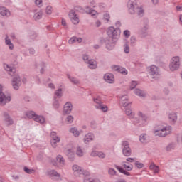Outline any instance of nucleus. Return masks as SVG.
Returning a JSON list of instances; mask_svg holds the SVG:
<instances>
[{
  "label": "nucleus",
  "mask_w": 182,
  "mask_h": 182,
  "mask_svg": "<svg viewBox=\"0 0 182 182\" xmlns=\"http://www.w3.org/2000/svg\"><path fill=\"white\" fill-rule=\"evenodd\" d=\"M82 182H101L100 179L97 178L90 177V175H87L86 176H83Z\"/></svg>",
  "instance_id": "a878e982"
},
{
  "label": "nucleus",
  "mask_w": 182,
  "mask_h": 182,
  "mask_svg": "<svg viewBox=\"0 0 182 182\" xmlns=\"http://www.w3.org/2000/svg\"><path fill=\"white\" fill-rule=\"evenodd\" d=\"M136 13L137 14V15H139V16H143V15H144V10L142 7L138 6L136 9Z\"/></svg>",
  "instance_id": "3c124183"
},
{
  "label": "nucleus",
  "mask_w": 182,
  "mask_h": 182,
  "mask_svg": "<svg viewBox=\"0 0 182 182\" xmlns=\"http://www.w3.org/2000/svg\"><path fill=\"white\" fill-rule=\"evenodd\" d=\"M137 117L135 119L132 120V124L137 126L138 127H146L149 124V117L143 112L138 111Z\"/></svg>",
  "instance_id": "f03ea898"
},
{
  "label": "nucleus",
  "mask_w": 182,
  "mask_h": 182,
  "mask_svg": "<svg viewBox=\"0 0 182 182\" xmlns=\"http://www.w3.org/2000/svg\"><path fill=\"white\" fill-rule=\"evenodd\" d=\"M85 14L91 16H99V12L89 6H85Z\"/></svg>",
  "instance_id": "aec40b11"
},
{
  "label": "nucleus",
  "mask_w": 182,
  "mask_h": 182,
  "mask_svg": "<svg viewBox=\"0 0 182 182\" xmlns=\"http://www.w3.org/2000/svg\"><path fill=\"white\" fill-rule=\"evenodd\" d=\"M0 14L1 16H6V18H9V16H11V11H9L6 7L1 6Z\"/></svg>",
  "instance_id": "cd10ccee"
},
{
  "label": "nucleus",
  "mask_w": 182,
  "mask_h": 182,
  "mask_svg": "<svg viewBox=\"0 0 182 182\" xmlns=\"http://www.w3.org/2000/svg\"><path fill=\"white\" fill-rule=\"evenodd\" d=\"M5 43L6 45H7V46H9V48L10 49V50H13L14 44L12 43V41H11V39L9 38V37H8V35H6Z\"/></svg>",
  "instance_id": "ea45409f"
},
{
  "label": "nucleus",
  "mask_w": 182,
  "mask_h": 182,
  "mask_svg": "<svg viewBox=\"0 0 182 182\" xmlns=\"http://www.w3.org/2000/svg\"><path fill=\"white\" fill-rule=\"evenodd\" d=\"M50 143L52 147H53V149H56L58 147V143H60V137L55 136L54 138H51Z\"/></svg>",
  "instance_id": "473e14b6"
},
{
  "label": "nucleus",
  "mask_w": 182,
  "mask_h": 182,
  "mask_svg": "<svg viewBox=\"0 0 182 182\" xmlns=\"http://www.w3.org/2000/svg\"><path fill=\"white\" fill-rule=\"evenodd\" d=\"M74 9L75 11H77V12H80V14H86V9H84L80 6H75Z\"/></svg>",
  "instance_id": "09e8293b"
},
{
  "label": "nucleus",
  "mask_w": 182,
  "mask_h": 182,
  "mask_svg": "<svg viewBox=\"0 0 182 182\" xmlns=\"http://www.w3.org/2000/svg\"><path fill=\"white\" fill-rule=\"evenodd\" d=\"M67 77L73 85H78L79 80H77V78L70 75V74H67Z\"/></svg>",
  "instance_id": "a19ab883"
},
{
  "label": "nucleus",
  "mask_w": 182,
  "mask_h": 182,
  "mask_svg": "<svg viewBox=\"0 0 182 182\" xmlns=\"http://www.w3.org/2000/svg\"><path fill=\"white\" fill-rule=\"evenodd\" d=\"M121 67L122 66H120V65H113L111 66V69H112V70H114V72H119Z\"/></svg>",
  "instance_id": "e2e57ef3"
},
{
  "label": "nucleus",
  "mask_w": 182,
  "mask_h": 182,
  "mask_svg": "<svg viewBox=\"0 0 182 182\" xmlns=\"http://www.w3.org/2000/svg\"><path fill=\"white\" fill-rule=\"evenodd\" d=\"M120 105L125 108L129 107V105H132V102H129V97L127 95H124L121 97Z\"/></svg>",
  "instance_id": "412c9836"
},
{
  "label": "nucleus",
  "mask_w": 182,
  "mask_h": 182,
  "mask_svg": "<svg viewBox=\"0 0 182 182\" xmlns=\"http://www.w3.org/2000/svg\"><path fill=\"white\" fill-rule=\"evenodd\" d=\"M122 154L125 157H130L132 156V149L130 144L127 141H122L121 143Z\"/></svg>",
  "instance_id": "1a4fd4ad"
},
{
  "label": "nucleus",
  "mask_w": 182,
  "mask_h": 182,
  "mask_svg": "<svg viewBox=\"0 0 182 182\" xmlns=\"http://www.w3.org/2000/svg\"><path fill=\"white\" fill-rule=\"evenodd\" d=\"M24 171L27 173V174H32L35 170L33 169H29L28 167H24Z\"/></svg>",
  "instance_id": "774afa93"
},
{
  "label": "nucleus",
  "mask_w": 182,
  "mask_h": 182,
  "mask_svg": "<svg viewBox=\"0 0 182 182\" xmlns=\"http://www.w3.org/2000/svg\"><path fill=\"white\" fill-rule=\"evenodd\" d=\"M174 149H176V143L174 142L169 143L166 147V151H172Z\"/></svg>",
  "instance_id": "a18cd8bd"
},
{
  "label": "nucleus",
  "mask_w": 182,
  "mask_h": 182,
  "mask_svg": "<svg viewBox=\"0 0 182 182\" xmlns=\"http://www.w3.org/2000/svg\"><path fill=\"white\" fill-rule=\"evenodd\" d=\"M98 8L100 11H105L106 9V4L105 3H99Z\"/></svg>",
  "instance_id": "052dcab7"
},
{
  "label": "nucleus",
  "mask_w": 182,
  "mask_h": 182,
  "mask_svg": "<svg viewBox=\"0 0 182 182\" xmlns=\"http://www.w3.org/2000/svg\"><path fill=\"white\" fill-rule=\"evenodd\" d=\"M97 157H99V159H105V157H106V154H105L102 151H98Z\"/></svg>",
  "instance_id": "338daca9"
},
{
  "label": "nucleus",
  "mask_w": 182,
  "mask_h": 182,
  "mask_svg": "<svg viewBox=\"0 0 182 182\" xmlns=\"http://www.w3.org/2000/svg\"><path fill=\"white\" fill-rule=\"evenodd\" d=\"M136 43H137V39L134 36H132L130 38V45L131 46H136Z\"/></svg>",
  "instance_id": "864d4df0"
},
{
  "label": "nucleus",
  "mask_w": 182,
  "mask_h": 182,
  "mask_svg": "<svg viewBox=\"0 0 182 182\" xmlns=\"http://www.w3.org/2000/svg\"><path fill=\"white\" fill-rule=\"evenodd\" d=\"M116 170L113 168H109L108 169V174H109V176H116Z\"/></svg>",
  "instance_id": "0e129e2a"
},
{
  "label": "nucleus",
  "mask_w": 182,
  "mask_h": 182,
  "mask_svg": "<svg viewBox=\"0 0 182 182\" xmlns=\"http://www.w3.org/2000/svg\"><path fill=\"white\" fill-rule=\"evenodd\" d=\"M34 122L40 123V124H45V123H46V118L42 115L36 114V117L34 118Z\"/></svg>",
  "instance_id": "7c9ffc66"
},
{
  "label": "nucleus",
  "mask_w": 182,
  "mask_h": 182,
  "mask_svg": "<svg viewBox=\"0 0 182 182\" xmlns=\"http://www.w3.org/2000/svg\"><path fill=\"white\" fill-rule=\"evenodd\" d=\"M43 0H35V4L36 6H38V8H42V6H43Z\"/></svg>",
  "instance_id": "13d9d810"
},
{
  "label": "nucleus",
  "mask_w": 182,
  "mask_h": 182,
  "mask_svg": "<svg viewBox=\"0 0 182 182\" xmlns=\"http://www.w3.org/2000/svg\"><path fill=\"white\" fill-rule=\"evenodd\" d=\"M73 110V105L70 102H67L64 104L63 108V114H70Z\"/></svg>",
  "instance_id": "dca6fc26"
},
{
  "label": "nucleus",
  "mask_w": 182,
  "mask_h": 182,
  "mask_svg": "<svg viewBox=\"0 0 182 182\" xmlns=\"http://www.w3.org/2000/svg\"><path fill=\"white\" fill-rule=\"evenodd\" d=\"M63 96V86H60L54 92V97L60 99Z\"/></svg>",
  "instance_id": "bb28decb"
},
{
  "label": "nucleus",
  "mask_w": 182,
  "mask_h": 182,
  "mask_svg": "<svg viewBox=\"0 0 182 182\" xmlns=\"http://www.w3.org/2000/svg\"><path fill=\"white\" fill-rule=\"evenodd\" d=\"M3 117H4V123L6 127H9V126H13L14 124V119L11 117V115H9V113L4 112L3 113Z\"/></svg>",
  "instance_id": "ddd939ff"
},
{
  "label": "nucleus",
  "mask_w": 182,
  "mask_h": 182,
  "mask_svg": "<svg viewBox=\"0 0 182 182\" xmlns=\"http://www.w3.org/2000/svg\"><path fill=\"white\" fill-rule=\"evenodd\" d=\"M72 171L73 174L75 176V177H81L82 176H84V177H86V176H90V173L89 171L83 169L82 166L74 164L72 166Z\"/></svg>",
  "instance_id": "20e7f679"
},
{
  "label": "nucleus",
  "mask_w": 182,
  "mask_h": 182,
  "mask_svg": "<svg viewBox=\"0 0 182 182\" xmlns=\"http://www.w3.org/2000/svg\"><path fill=\"white\" fill-rule=\"evenodd\" d=\"M168 119L172 124H174L177 122V114L172 112L169 114Z\"/></svg>",
  "instance_id": "e433bc0d"
},
{
  "label": "nucleus",
  "mask_w": 182,
  "mask_h": 182,
  "mask_svg": "<svg viewBox=\"0 0 182 182\" xmlns=\"http://www.w3.org/2000/svg\"><path fill=\"white\" fill-rule=\"evenodd\" d=\"M123 35L127 38H130V31L129 30L124 31Z\"/></svg>",
  "instance_id": "69168bd1"
},
{
  "label": "nucleus",
  "mask_w": 182,
  "mask_h": 182,
  "mask_svg": "<svg viewBox=\"0 0 182 182\" xmlns=\"http://www.w3.org/2000/svg\"><path fill=\"white\" fill-rule=\"evenodd\" d=\"M83 39L80 37L73 36L68 40L69 45H73V43H82Z\"/></svg>",
  "instance_id": "393cba45"
},
{
  "label": "nucleus",
  "mask_w": 182,
  "mask_h": 182,
  "mask_svg": "<svg viewBox=\"0 0 182 182\" xmlns=\"http://www.w3.org/2000/svg\"><path fill=\"white\" fill-rule=\"evenodd\" d=\"M56 161L58 163H59L60 167H63V166L65 165V158H63L62 155H58L56 156Z\"/></svg>",
  "instance_id": "79ce46f5"
},
{
  "label": "nucleus",
  "mask_w": 182,
  "mask_h": 182,
  "mask_svg": "<svg viewBox=\"0 0 182 182\" xmlns=\"http://www.w3.org/2000/svg\"><path fill=\"white\" fill-rule=\"evenodd\" d=\"M139 5L137 4V0H129L127 2V8L129 14L132 15L136 14Z\"/></svg>",
  "instance_id": "9b49d317"
},
{
  "label": "nucleus",
  "mask_w": 182,
  "mask_h": 182,
  "mask_svg": "<svg viewBox=\"0 0 182 182\" xmlns=\"http://www.w3.org/2000/svg\"><path fill=\"white\" fill-rule=\"evenodd\" d=\"M154 137H160V125H156L152 131Z\"/></svg>",
  "instance_id": "4c0bfd02"
},
{
  "label": "nucleus",
  "mask_w": 182,
  "mask_h": 182,
  "mask_svg": "<svg viewBox=\"0 0 182 182\" xmlns=\"http://www.w3.org/2000/svg\"><path fill=\"white\" fill-rule=\"evenodd\" d=\"M118 73H121L122 75H127L129 73L127 70H126V68H124L123 67L119 68Z\"/></svg>",
  "instance_id": "6e6d98bb"
},
{
  "label": "nucleus",
  "mask_w": 182,
  "mask_h": 182,
  "mask_svg": "<svg viewBox=\"0 0 182 182\" xmlns=\"http://www.w3.org/2000/svg\"><path fill=\"white\" fill-rule=\"evenodd\" d=\"M102 21L106 23H109L110 22V14L109 11H106L102 16Z\"/></svg>",
  "instance_id": "37998d69"
},
{
  "label": "nucleus",
  "mask_w": 182,
  "mask_h": 182,
  "mask_svg": "<svg viewBox=\"0 0 182 182\" xmlns=\"http://www.w3.org/2000/svg\"><path fill=\"white\" fill-rule=\"evenodd\" d=\"M172 132H169L168 131H161L160 137H166L168 136V134H171Z\"/></svg>",
  "instance_id": "5fc2aeb1"
},
{
  "label": "nucleus",
  "mask_w": 182,
  "mask_h": 182,
  "mask_svg": "<svg viewBox=\"0 0 182 182\" xmlns=\"http://www.w3.org/2000/svg\"><path fill=\"white\" fill-rule=\"evenodd\" d=\"M89 69H97V61L95 59H91L87 63Z\"/></svg>",
  "instance_id": "2f4dec72"
},
{
  "label": "nucleus",
  "mask_w": 182,
  "mask_h": 182,
  "mask_svg": "<svg viewBox=\"0 0 182 182\" xmlns=\"http://www.w3.org/2000/svg\"><path fill=\"white\" fill-rule=\"evenodd\" d=\"M48 176H50V177H57L58 178H60V174H59L55 170L48 171Z\"/></svg>",
  "instance_id": "c03bdc74"
},
{
  "label": "nucleus",
  "mask_w": 182,
  "mask_h": 182,
  "mask_svg": "<svg viewBox=\"0 0 182 182\" xmlns=\"http://www.w3.org/2000/svg\"><path fill=\"white\" fill-rule=\"evenodd\" d=\"M31 12L33 14V19L36 21H41L43 17V11L41 9H36Z\"/></svg>",
  "instance_id": "2eb2a0df"
},
{
  "label": "nucleus",
  "mask_w": 182,
  "mask_h": 182,
  "mask_svg": "<svg viewBox=\"0 0 182 182\" xmlns=\"http://www.w3.org/2000/svg\"><path fill=\"white\" fill-rule=\"evenodd\" d=\"M4 69L10 75L14 76L11 81V85L14 90H18L21 85H22V81H21V77L19 75L16 74V69L9 64L4 63Z\"/></svg>",
  "instance_id": "f257e3e1"
},
{
  "label": "nucleus",
  "mask_w": 182,
  "mask_h": 182,
  "mask_svg": "<svg viewBox=\"0 0 182 182\" xmlns=\"http://www.w3.org/2000/svg\"><path fill=\"white\" fill-rule=\"evenodd\" d=\"M11 102V95L4 93V87L0 85V105H5L6 103Z\"/></svg>",
  "instance_id": "6e6552de"
},
{
  "label": "nucleus",
  "mask_w": 182,
  "mask_h": 182,
  "mask_svg": "<svg viewBox=\"0 0 182 182\" xmlns=\"http://www.w3.org/2000/svg\"><path fill=\"white\" fill-rule=\"evenodd\" d=\"M120 33L122 31L119 28H114V26H110L107 30V35L110 38L112 42H117L120 39Z\"/></svg>",
  "instance_id": "7ed1b4c3"
},
{
  "label": "nucleus",
  "mask_w": 182,
  "mask_h": 182,
  "mask_svg": "<svg viewBox=\"0 0 182 182\" xmlns=\"http://www.w3.org/2000/svg\"><path fill=\"white\" fill-rule=\"evenodd\" d=\"M68 149H67L65 154L70 160H75V148L71 144H68Z\"/></svg>",
  "instance_id": "f3484780"
},
{
  "label": "nucleus",
  "mask_w": 182,
  "mask_h": 182,
  "mask_svg": "<svg viewBox=\"0 0 182 182\" xmlns=\"http://www.w3.org/2000/svg\"><path fill=\"white\" fill-rule=\"evenodd\" d=\"M160 132H173V127L167 124L161 126Z\"/></svg>",
  "instance_id": "f704fd0d"
},
{
  "label": "nucleus",
  "mask_w": 182,
  "mask_h": 182,
  "mask_svg": "<svg viewBox=\"0 0 182 182\" xmlns=\"http://www.w3.org/2000/svg\"><path fill=\"white\" fill-rule=\"evenodd\" d=\"M149 74L151 76V78L154 80L159 79V67L155 65H150L149 68Z\"/></svg>",
  "instance_id": "9d476101"
},
{
  "label": "nucleus",
  "mask_w": 182,
  "mask_h": 182,
  "mask_svg": "<svg viewBox=\"0 0 182 182\" xmlns=\"http://www.w3.org/2000/svg\"><path fill=\"white\" fill-rule=\"evenodd\" d=\"M139 141L143 144H147L150 141V136L147 134H141L139 136Z\"/></svg>",
  "instance_id": "5701e85b"
},
{
  "label": "nucleus",
  "mask_w": 182,
  "mask_h": 182,
  "mask_svg": "<svg viewBox=\"0 0 182 182\" xmlns=\"http://www.w3.org/2000/svg\"><path fill=\"white\" fill-rule=\"evenodd\" d=\"M139 85L137 81L132 80L129 83V89L130 90H133V89H136V87Z\"/></svg>",
  "instance_id": "8fccbe9b"
},
{
  "label": "nucleus",
  "mask_w": 182,
  "mask_h": 182,
  "mask_svg": "<svg viewBox=\"0 0 182 182\" xmlns=\"http://www.w3.org/2000/svg\"><path fill=\"white\" fill-rule=\"evenodd\" d=\"M75 120V118L73 115H68L65 118V122L67 124H72Z\"/></svg>",
  "instance_id": "de8ad7c7"
},
{
  "label": "nucleus",
  "mask_w": 182,
  "mask_h": 182,
  "mask_svg": "<svg viewBox=\"0 0 182 182\" xmlns=\"http://www.w3.org/2000/svg\"><path fill=\"white\" fill-rule=\"evenodd\" d=\"M90 60L87 54L82 55V60H84L85 63H87Z\"/></svg>",
  "instance_id": "680f3d73"
},
{
  "label": "nucleus",
  "mask_w": 182,
  "mask_h": 182,
  "mask_svg": "<svg viewBox=\"0 0 182 182\" xmlns=\"http://www.w3.org/2000/svg\"><path fill=\"white\" fill-rule=\"evenodd\" d=\"M149 21H144L143 26L139 31V35L141 38H146V36H149Z\"/></svg>",
  "instance_id": "f8f14e48"
},
{
  "label": "nucleus",
  "mask_w": 182,
  "mask_h": 182,
  "mask_svg": "<svg viewBox=\"0 0 182 182\" xmlns=\"http://www.w3.org/2000/svg\"><path fill=\"white\" fill-rule=\"evenodd\" d=\"M68 16L73 25H77L79 22H80V20L79 19V16L76 14V12H75V10L70 11L68 14Z\"/></svg>",
  "instance_id": "4468645a"
},
{
  "label": "nucleus",
  "mask_w": 182,
  "mask_h": 182,
  "mask_svg": "<svg viewBox=\"0 0 182 182\" xmlns=\"http://www.w3.org/2000/svg\"><path fill=\"white\" fill-rule=\"evenodd\" d=\"M53 107L55 110H58V109H60V102H59V100L56 98V97H53Z\"/></svg>",
  "instance_id": "58836bf2"
},
{
  "label": "nucleus",
  "mask_w": 182,
  "mask_h": 182,
  "mask_svg": "<svg viewBox=\"0 0 182 182\" xmlns=\"http://www.w3.org/2000/svg\"><path fill=\"white\" fill-rule=\"evenodd\" d=\"M25 115L28 119H32V120H35V117H36V112L34 111H26L25 112Z\"/></svg>",
  "instance_id": "c9c22d12"
},
{
  "label": "nucleus",
  "mask_w": 182,
  "mask_h": 182,
  "mask_svg": "<svg viewBox=\"0 0 182 182\" xmlns=\"http://www.w3.org/2000/svg\"><path fill=\"white\" fill-rule=\"evenodd\" d=\"M52 12H53V8L52 7V6H48L46 8V14L47 15H52Z\"/></svg>",
  "instance_id": "603ef678"
},
{
  "label": "nucleus",
  "mask_w": 182,
  "mask_h": 182,
  "mask_svg": "<svg viewBox=\"0 0 182 182\" xmlns=\"http://www.w3.org/2000/svg\"><path fill=\"white\" fill-rule=\"evenodd\" d=\"M69 132L73 134V136H74V137H79V136H80V133H83L82 130L79 131L76 127L70 128Z\"/></svg>",
  "instance_id": "4be33fe9"
},
{
  "label": "nucleus",
  "mask_w": 182,
  "mask_h": 182,
  "mask_svg": "<svg viewBox=\"0 0 182 182\" xmlns=\"http://www.w3.org/2000/svg\"><path fill=\"white\" fill-rule=\"evenodd\" d=\"M93 102L95 103V107L97 110H101L103 113H106L109 110L107 105L102 102V98L100 96H97L93 98Z\"/></svg>",
  "instance_id": "423d86ee"
},
{
  "label": "nucleus",
  "mask_w": 182,
  "mask_h": 182,
  "mask_svg": "<svg viewBox=\"0 0 182 182\" xmlns=\"http://www.w3.org/2000/svg\"><path fill=\"white\" fill-rule=\"evenodd\" d=\"M105 48L107 50H113L114 49V42L110 41L109 38L105 40Z\"/></svg>",
  "instance_id": "b1692460"
},
{
  "label": "nucleus",
  "mask_w": 182,
  "mask_h": 182,
  "mask_svg": "<svg viewBox=\"0 0 182 182\" xmlns=\"http://www.w3.org/2000/svg\"><path fill=\"white\" fill-rule=\"evenodd\" d=\"M149 168L150 170H152V171H154V173H159V166H156V164H154V163H151L150 166H149Z\"/></svg>",
  "instance_id": "49530a36"
},
{
  "label": "nucleus",
  "mask_w": 182,
  "mask_h": 182,
  "mask_svg": "<svg viewBox=\"0 0 182 182\" xmlns=\"http://www.w3.org/2000/svg\"><path fill=\"white\" fill-rule=\"evenodd\" d=\"M75 154L77 157H83L85 154H86V152L85 150L82 149L81 146H77L75 150Z\"/></svg>",
  "instance_id": "72a5a7b5"
},
{
  "label": "nucleus",
  "mask_w": 182,
  "mask_h": 182,
  "mask_svg": "<svg viewBox=\"0 0 182 182\" xmlns=\"http://www.w3.org/2000/svg\"><path fill=\"white\" fill-rule=\"evenodd\" d=\"M105 82L109 83V85H113L114 83V75L113 73H105L103 76Z\"/></svg>",
  "instance_id": "a211bd4d"
},
{
  "label": "nucleus",
  "mask_w": 182,
  "mask_h": 182,
  "mask_svg": "<svg viewBox=\"0 0 182 182\" xmlns=\"http://www.w3.org/2000/svg\"><path fill=\"white\" fill-rule=\"evenodd\" d=\"M134 93L136 96H139V97H146V96H147L146 92L140 90V88H135L134 90Z\"/></svg>",
  "instance_id": "c756f323"
},
{
  "label": "nucleus",
  "mask_w": 182,
  "mask_h": 182,
  "mask_svg": "<svg viewBox=\"0 0 182 182\" xmlns=\"http://www.w3.org/2000/svg\"><path fill=\"white\" fill-rule=\"evenodd\" d=\"M124 113L126 116L129 117V119H132V120L135 119L136 114L134 113V112H133V110H132V109L126 108L124 110Z\"/></svg>",
  "instance_id": "c85d7f7f"
},
{
  "label": "nucleus",
  "mask_w": 182,
  "mask_h": 182,
  "mask_svg": "<svg viewBox=\"0 0 182 182\" xmlns=\"http://www.w3.org/2000/svg\"><path fill=\"white\" fill-rule=\"evenodd\" d=\"M95 140V134L92 132H88L85 135L84 137V143L85 144H89L90 141H93Z\"/></svg>",
  "instance_id": "6ab92c4d"
},
{
  "label": "nucleus",
  "mask_w": 182,
  "mask_h": 182,
  "mask_svg": "<svg viewBox=\"0 0 182 182\" xmlns=\"http://www.w3.org/2000/svg\"><path fill=\"white\" fill-rule=\"evenodd\" d=\"M135 166L138 168H143L144 167V164L139 161L135 162Z\"/></svg>",
  "instance_id": "bf43d9fd"
},
{
  "label": "nucleus",
  "mask_w": 182,
  "mask_h": 182,
  "mask_svg": "<svg viewBox=\"0 0 182 182\" xmlns=\"http://www.w3.org/2000/svg\"><path fill=\"white\" fill-rule=\"evenodd\" d=\"M122 166L124 168H122V166L114 164V167L117 170H118L119 173H121V174H124V176H130L129 171H132V170H133V165H127L126 162H124Z\"/></svg>",
  "instance_id": "0eeeda50"
},
{
  "label": "nucleus",
  "mask_w": 182,
  "mask_h": 182,
  "mask_svg": "<svg viewBox=\"0 0 182 182\" xmlns=\"http://www.w3.org/2000/svg\"><path fill=\"white\" fill-rule=\"evenodd\" d=\"M124 53H129L130 52V47H129V44L127 43L124 45Z\"/></svg>",
  "instance_id": "4d7b16f0"
},
{
  "label": "nucleus",
  "mask_w": 182,
  "mask_h": 182,
  "mask_svg": "<svg viewBox=\"0 0 182 182\" xmlns=\"http://www.w3.org/2000/svg\"><path fill=\"white\" fill-rule=\"evenodd\" d=\"M181 65V60L180 56H174L171 58L168 67L171 72H176V70L180 69Z\"/></svg>",
  "instance_id": "39448f33"
}]
</instances>
